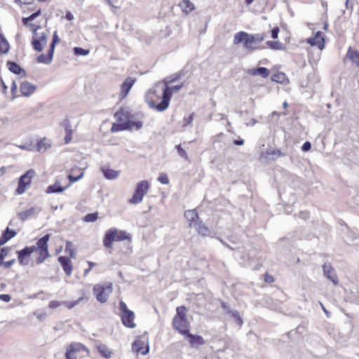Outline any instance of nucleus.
Returning a JSON list of instances; mask_svg holds the SVG:
<instances>
[{
  "instance_id": "ea45409f",
  "label": "nucleus",
  "mask_w": 359,
  "mask_h": 359,
  "mask_svg": "<svg viewBox=\"0 0 359 359\" xmlns=\"http://www.w3.org/2000/svg\"><path fill=\"white\" fill-rule=\"evenodd\" d=\"M38 29H40L39 26H38L37 28L34 30V37H35L36 39H39L40 41H41L43 43H44L46 45L47 43L46 34L44 32L38 33L37 32Z\"/></svg>"
},
{
  "instance_id": "58836bf2",
  "label": "nucleus",
  "mask_w": 359,
  "mask_h": 359,
  "mask_svg": "<svg viewBox=\"0 0 359 359\" xmlns=\"http://www.w3.org/2000/svg\"><path fill=\"white\" fill-rule=\"evenodd\" d=\"M230 317H231L237 323L241 326L243 323L242 318L240 316V314L236 310H231L230 314H228Z\"/></svg>"
},
{
  "instance_id": "2eb2a0df",
  "label": "nucleus",
  "mask_w": 359,
  "mask_h": 359,
  "mask_svg": "<svg viewBox=\"0 0 359 359\" xmlns=\"http://www.w3.org/2000/svg\"><path fill=\"white\" fill-rule=\"evenodd\" d=\"M135 82L136 79L132 77H128L124 80L121 85V91L119 93L120 99H124L128 95Z\"/></svg>"
},
{
  "instance_id": "6e6552de",
  "label": "nucleus",
  "mask_w": 359,
  "mask_h": 359,
  "mask_svg": "<svg viewBox=\"0 0 359 359\" xmlns=\"http://www.w3.org/2000/svg\"><path fill=\"white\" fill-rule=\"evenodd\" d=\"M119 309L123 324L127 327L134 328L136 325L134 322L135 314L133 311L129 310L126 304L123 301H121L119 303Z\"/></svg>"
},
{
  "instance_id": "5fc2aeb1",
  "label": "nucleus",
  "mask_w": 359,
  "mask_h": 359,
  "mask_svg": "<svg viewBox=\"0 0 359 359\" xmlns=\"http://www.w3.org/2000/svg\"><path fill=\"white\" fill-rule=\"evenodd\" d=\"M15 262V259H13L10 261H6V262H4L3 260V261L0 262V266H3L5 269H9Z\"/></svg>"
},
{
  "instance_id": "2f4dec72",
  "label": "nucleus",
  "mask_w": 359,
  "mask_h": 359,
  "mask_svg": "<svg viewBox=\"0 0 359 359\" xmlns=\"http://www.w3.org/2000/svg\"><path fill=\"white\" fill-rule=\"evenodd\" d=\"M248 34L247 32H245L243 31L237 32L234 35L233 43L236 45H237L241 42H243V43H244L245 42L246 39H248Z\"/></svg>"
},
{
  "instance_id": "39448f33",
  "label": "nucleus",
  "mask_w": 359,
  "mask_h": 359,
  "mask_svg": "<svg viewBox=\"0 0 359 359\" xmlns=\"http://www.w3.org/2000/svg\"><path fill=\"white\" fill-rule=\"evenodd\" d=\"M182 86V83L180 85L173 86L172 87L168 86V85H163L162 86V100L160 101L158 106L156 107V111H163L167 109L169 107L172 94L173 93H177Z\"/></svg>"
},
{
  "instance_id": "f257e3e1",
  "label": "nucleus",
  "mask_w": 359,
  "mask_h": 359,
  "mask_svg": "<svg viewBox=\"0 0 359 359\" xmlns=\"http://www.w3.org/2000/svg\"><path fill=\"white\" fill-rule=\"evenodd\" d=\"M49 239L50 235L46 234L39 239L35 245L26 247L30 255L34 252H36L38 254V257L36 259V262L38 264H42L48 257H50L48 245Z\"/></svg>"
},
{
  "instance_id": "9d476101",
  "label": "nucleus",
  "mask_w": 359,
  "mask_h": 359,
  "mask_svg": "<svg viewBox=\"0 0 359 359\" xmlns=\"http://www.w3.org/2000/svg\"><path fill=\"white\" fill-rule=\"evenodd\" d=\"M266 38L265 33H257L255 34H249L248 39L243 44L245 48L248 50H255L258 48L257 45L262 42Z\"/></svg>"
},
{
  "instance_id": "e2e57ef3",
  "label": "nucleus",
  "mask_w": 359,
  "mask_h": 359,
  "mask_svg": "<svg viewBox=\"0 0 359 359\" xmlns=\"http://www.w3.org/2000/svg\"><path fill=\"white\" fill-rule=\"evenodd\" d=\"M311 144L309 142H304L302 147V149L304 151H308L311 149Z\"/></svg>"
},
{
  "instance_id": "13d9d810",
  "label": "nucleus",
  "mask_w": 359,
  "mask_h": 359,
  "mask_svg": "<svg viewBox=\"0 0 359 359\" xmlns=\"http://www.w3.org/2000/svg\"><path fill=\"white\" fill-rule=\"evenodd\" d=\"M83 172H81L77 177H74L72 175H69L68 177H69V180L71 181V182H76L78 180H79L80 179H81L83 177Z\"/></svg>"
},
{
  "instance_id": "49530a36",
  "label": "nucleus",
  "mask_w": 359,
  "mask_h": 359,
  "mask_svg": "<svg viewBox=\"0 0 359 359\" xmlns=\"http://www.w3.org/2000/svg\"><path fill=\"white\" fill-rule=\"evenodd\" d=\"M175 149L177 151L178 155L184 158V160L188 159V155L186 152V151L181 147L180 144H177L175 146Z\"/></svg>"
},
{
  "instance_id": "4d7b16f0",
  "label": "nucleus",
  "mask_w": 359,
  "mask_h": 359,
  "mask_svg": "<svg viewBox=\"0 0 359 359\" xmlns=\"http://www.w3.org/2000/svg\"><path fill=\"white\" fill-rule=\"evenodd\" d=\"M62 305V302H58V301H50L49 302V308L52 309H56L57 307H59L60 306Z\"/></svg>"
},
{
  "instance_id": "393cba45",
  "label": "nucleus",
  "mask_w": 359,
  "mask_h": 359,
  "mask_svg": "<svg viewBox=\"0 0 359 359\" xmlns=\"http://www.w3.org/2000/svg\"><path fill=\"white\" fill-rule=\"evenodd\" d=\"M101 171L104 176V177L107 180H112L116 179L120 173L119 170H114L113 169L107 168V167H102Z\"/></svg>"
},
{
  "instance_id": "cd10ccee",
  "label": "nucleus",
  "mask_w": 359,
  "mask_h": 359,
  "mask_svg": "<svg viewBox=\"0 0 359 359\" xmlns=\"http://www.w3.org/2000/svg\"><path fill=\"white\" fill-rule=\"evenodd\" d=\"M68 187L69 186L63 187L60 185V183L57 181L53 184L48 187L46 193H48V194L62 193L66 189H67Z\"/></svg>"
},
{
  "instance_id": "423d86ee",
  "label": "nucleus",
  "mask_w": 359,
  "mask_h": 359,
  "mask_svg": "<svg viewBox=\"0 0 359 359\" xmlns=\"http://www.w3.org/2000/svg\"><path fill=\"white\" fill-rule=\"evenodd\" d=\"M162 100V87L161 83H156L154 89L149 90L145 95V100L149 104V107L156 110V104L159 100Z\"/></svg>"
},
{
  "instance_id": "680f3d73",
  "label": "nucleus",
  "mask_w": 359,
  "mask_h": 359,
  "mask_svg": "<svg viewBox=\"0 0 359 359\" xmlns=\"http://www.w3.org/2000/svg\"><path fill=\"white\" fill-rule=\"evenodd\" d=\"M222 308L224 310V311L226 312V314H230V312L232 310L231 309L230 306L228 304L224 303V302H223L222 304Z\"/></svg>"
},
{
  "instance_id": "72a5a7b5",
  "label": "nucleus",
  "mask_w": 359,
  "mask_h": 359,
  "mask_svg": "<svg viewBox=\"0 0 359 359\" xmlns=\"http://www.w3.org/2000/svg\"><path fill=\"white\" fill-rule=\"evenodd\" d=\"M183 75L184 74L182 72L175 73V74H173L169 77L165 78L163 80L162 83L163 85H169V84L179 80Z\"/></svg>"
},
{
  "instance_id": "603ef678",
  "label": "nucleus",
  "mask_w": 359,
  "mask_h": 359,
  "mask_svg": "<svg viewBox=\"0 0 359 359\" xmlns=\"http://www.w3.org/2000/svg\"><path fill=\"white\" fill-rule=\"evenodd\" d=\"M194 114H191L188 117H184L183 119V127L190 126L194 120Z\"/></svg>"
},
{
  "instance_id": "052dcab7",
  "label": "nucleus",
  "mask_w": 359,
  "mask_h": 359,
  "mask_svg": "<svg viewBox=\"0 0 359 359\" xmlns=\"http://www.w3.org/2000/svg\"><path fill=\"white\" fill-rule=\"evenodd\" d=\"M11 299V297L9 294H0V300L5 302H9Z\"/></svg>"
},
{
  "instance_id": "338daca9",
  "label": "nucleus",
  "mask_w": 359,
  "mask_h": 359,
  "mask_svg": "<svg viewBox=\"0 0 359 359\" xmlns=\"http://www.w3.org/2000/svg\"><path fill=\"white\" fill-rule=\"evenodd\" d=\"M309 216V212H306V211L305 212H301L299 213V217H302L304 219H308Z\"/></svg>"
},
{
  "instance_id": "c9c22d12",
  "label": "nucleus",
  "mask_w": 359,
  "mask_h": 359,
  "mask_svg": "<svg viewBox=\"0 0 359 359\" xmlns=\"http://www.w3.org/2000/svg\"><path fill=\"white\" fill-rule=\"evenodd\" d=\"M271 80L280 83H285L287 80L286 76L283 73H277L272 76Z\"/></svg>"
},
{
  "instance_id": "1a4fd4ad",
  "label": "nucleus",
  "mask_w": 359,
  "mask_h": 359,
  "mask_svg": "<svg viewBox=\"0 0 359 359\" xmlns=\"http://www.w3.org/2000/svg\"><path fill=\"white\" fill-rule=\"evenodd\" d=\"M113 291L112 283L106 285L96 284L93 287V293L96 296L97 300L101 303H105L110 294Z\"/></svg>"
},
{
  "instance_id": "bb28decb",
  "label": "nucleus",
  "mask_w": 359,
  "mask_h": 359,
  "mask_svg": "<svg viewBox=\"0 0 359 359\" xmlns=\"http://www.w3.org/2000/svg\"><path fill=\"white\" fill-rule=\"evenodd\" d=\"M99 353L104 358L109 359L111 358L113 351L109 349L105 344H100L97 346Z\"/></svg>"
},
{
  "instance_id": "7c9ffc66",
  "label": "nucleus",
  "mask_w": 359,
  "mask_h": 359,
  "mask_svg": "<svg viewBox=\"0 0 359 359\" xmlns=\"http://www.w3.org/2000/svg\"><path fill=\"white\" fill-rule=\"evenodd\" d=\"M53 54L54 52H50L49 49L47 55L41 54L37 57V62L46 65L50 64L53 60Z\"/></svg>"
},
{
  "instance_id": "774afa93",
  "label": "nucleus",
  "mask_w": 359,
  "mask_h": 359,
  "mask_svg": "<svg viewBox=\"0 0 359 359\" xmlns=\"http://www.w3.org/2000/svg\"><path fill=\"white\" fill-rule=\"evenodd\" d=\"M72 140V134L70 133L69 134H66L65 137V141L66 144H68Z\"/></svg>"
},
{
  "instance_id": "b1692460",
  "label": "nucleus",
  "mask_w": 359,
  "mask_h": 359,
  "mask_svg": "<svg viewBox=\"0 0 359 359\" xmlns=\"http://www.w3.org/2000/svg\"><path fill=\"white\" fill-rule=\"evenodd\" d=\"M247 73L251 76H261L262 78H267L269 75V71L266 67H258L256 69H249Z\"/></svg>"
},
{
  "instance_id": "f8f14e48",
  "label": "nucleus",
  "mask_w": 359,
  "mask_h": 359,
  "mask_svg": "<svg viewBox=\"0 0 359 359\" xmlns=\"http://www.w3.org/2000/svg\"><path fill=\"white\" fill-rule=\"evenodd\" d=\"M86 351L88 354L90 351L81 343H73L70 344L66 349V359H76V354L80 352Z\"/></svg>"
},
{
  "instance_id": "f3484780",
  "label": "nucleus",
  "mask_w": 359,
  "mask_h": 359,
  "mask_svg": "<svg viewBox=\"0 0 359 359\" xmlns=\"http://www.w3.org/2000/svg\"><path fill=\"white\" fill-rule=\"evenodd\" d=\"M193 228L196 229L198 234L203 237L213 236V232L211 231L210 229L205 226L203 221L201 219L196 223V225H194Z\"/></svg>"
},
{
  "instance_id": "7ed1b4c3",
  "label": "nucleus",
  "mask_w": 359,
  "mask_h": 359,
  "mask_svg": "<svg viewBox=\"0 0 359 359\" xmlns=\"http://www.w3.org/2000/svg\"><path fill=\"white\" fill-rule=\"evenodd\" d=\"M187 311L185 306H178L172 320L174 328L182 334H187L189 332V323L187 318Z\"/></svg>"
},
{
  "instance_id": "e433bc0d",
  "label": "nucleus",
  "mask_w": 359,
  "mask_h": 359,
  "mask_svg": "<svg viewBox=\"0 0 359 359\" xmlns=\"http://www.w3.org/2000/svg\"><path fill=\"white\" fill-rule=\"evenodd\" d=\"M128 126L130 128H127V130H139L142 127V123L140 121H133V118H130Z\"/></svg>"
},
{
  "instance_id": "f704fd0d",
  "label": "nucleus",
  "mask_w": 359,
  "mask_h": 359,
  "mask_svg": "<svg viewBox=\"0 0 359 359\" xmlns=\"http://www.w3.org/2000/svg\"><path fill=\"white\" fill-rule=\"evenodd\" d=\"M50 147V143L48 140L43 138L37 143V151L44 152Z\"/></svg>"
},
{
  "instance_id": "864d4df0",
  "label": "nucleus",
  "mask_w": 359,
  "mask_h": 359,
  "mask_svg": "<svg viewBox=\"0 0 359 359\" xmlns=\"http://www.w3.org/2000/svg\"><path fill=\"white\" fill-rule=\"evenodd\" d=\"M34 316L39 320L42 321L46 318V313L43 311H36L34 312Z\"/></svg>"
},
{
  "instance_id": "37998d69",
  "label": "nucleus",
  "mask_w": 359,
  "mask_h": 359,
  "mask_svg": "<svg viewBox=\"0 0 359 359\" xmlns=\"http://www.w3.org/2000/svg\"><path fill=\"white\" fill-rule=\"evenodd\" d=\"M83 299V297H80L74 302H62V305H65L69 309H72L78 305Z\"/></svg>"
},
{
  "instance_id": "8fccbe9b",
  "label": "nucleus",
  "mask_w": 359,
  "mask_h": 359,
  "mask_svg": "<svg viewBox=\"0 0 359 359\" xmlns=\"http://www.w3.org/2000/svg\"><path fill=\"white\" fill-rule=\"evenodd\" d=\"M59 41H60V38L57 36V32H55L53 33V41H52V42L50 43V48H49L50 50V52H54L55 44L57 43H58Z\"/></svg>"
},
{
  "instance_id": "6e6d98bb",
  "label": "nucleus",
  "mask_w": 359,
  "mask_h": 359,
  "mask_svg": "<svg viewBox=\"0 0 359 359\" xmlns=\"http://www.w3.org/2000/svg\"><path fill=\"white\" fill-rule=\"evenodd\" d=\"M9 248H2L0 250V262L3 261L6 257H7L9 252Z\"/></svg>"
},
{
  "instance_id": "ddd939ff",
  "label": "nucleus",
  "mask_w": 359,
  "mask_h": 359,
  "mask_svg": "<svg viewBox=\"0 0 359 359\" xmlns=\"http://www.w3.org/2000/svg\"><path fill=\"white\" fill-rule=\"evenodd\" d=\"M133 349L138 353L146 355L149 349L148 339L146 337L137 338L133 344Z\"/></svg>"
},
{
  "instance_id": "5701e85b",
  "label": "nucleus",
  "mask_w": 359,
  "mask_h": 359,
  "mask_svg": "<svg viewBox=\"0 0 359 359\" xmlns=\"http://www.w3.org/2000/svg\"><path fill=\"white\" fill-rule=\"evenodd\" d=\"M30 254L25 247L21 250L18 251V260L20 265L27 266L29 264V256Z\"/></svg>"
},
{
  "instance_id": "dca6fc26",
  "label": "nucleus",
  "mask_w": 359,
  "mask_h": 359,
  "mask_svg": "<svg viewBox=\"0 0 359 359\" xmlns=\"http://www.w3.org/2000/svg\"><path fill=\"white\" fill-rule=\"evenodd\" d=\"M323 270L324 275L329 278L334 285L338 284V278L336 275L335 270L330 264H325L323 266Z\"/></svg>"
},
{
  "instance_id": "0eeeda50",
  "label": "nucleus",
  "mask_w": 359,
  "mask_h": 359,
  "mask_svg": "<svg viewBox=\"0 0 359 359\" xmlns=\"http://www.w3.org/2000/svg\"><path fill=\"white\" fill-rule=\"evenodd\" d=\"M149 188L150 184L147 180L139 182L136 185L133 196L129 200V203L131 204H138L141 203L144 196L147 194Z\"/></svg>"
},
{
  "instance_id": "a19ab883",
  "label": "nucleus",
  "mask_w": 359,
  "mask_h": 359,
  "mask_svg": "<svg viewBox=\"0 0 359 359\" xmlns=\"http://www.w3.org/2000/svg\"><path fill=\"white\" fill-rule=\"evenodd\" d=\"M348 55L351 61L359 67V53L357 51H348Z\"/></svg>"
},
{
  "instance_id": "c03bdc74",
  "label": "nucleus",
  "mask_w": 359,
  "mask_h": 359,
  "mask_svg": "<svg viewBox=\"0 0 359 359\" xmlns=\"http://www.w3.org/2000/svg\"><path fill=\"white\" fill-rule=\"evenodd\" d=\"M32 45L35 50L37 51H41L43 50L44 43L40 41L39 39H36L35 37H33Z\"/></svg>"
},
{
  "instance_id": "a878e982",
  "label": "nucleus",
  "mask_w": 359,
  "mask_h": 359,
  "mask_svg": "<svg viewBox=\"0 0 359 359\" xmlns=\"http://www.w3.org/2000/svg\"><path fill=\"white\" fill-rule=\"evenodd\" d=\"M40 210H37L36 208L32 207L27 209L25 211L20 212L18 214L19 219L24 222L28 218L34 215L36 212H39Z\"/></svg>"
},
{
  "instance_id": "a18cd8bd",
  "label": "nucleus",
  "mask_w": 359,
  "mask_h": 359,
  "mask_svg": "<svg viewBox=\"0 0 359 359\" xmlns=\"http://www.w3.org/2000/svg\"><path fill=\"white\" fill-rule=\"evenodd\" d=\"M98 218V214L97 212L94 213H89L87 214L83 220L86 222H93L97 219Z\"/></svg>"
},
{
  "instance_id": "c85d7f7f",
  "label": "nucleus",
  "mask_w": 359,
  "mask_h": 359,
  "mask_svg": "<svg viewBox=\"0 0 359 359\" xmlns=\"http://www.w3.org/2000/svg\"><path fill=\"white\" fill-rule=\"evenodd\" d=\"M187 338H189V341L191 344L195 345H202L204 344L203 338L201 336L199 335H194L192 334H190L189 332L187 333V334H184Z\"/></svg>"
},
{
  "instance_id": "de8ad7c7",
  "label": "nucleus",
  "mask_w": 359,
  "mask_h": 359,
  "mask_svg": "<svg viewBox=\"0 0 359 359\" xmlns=\"http://www.w3.org/2000/svg\"><path fill=\"white\" fill-rule=\"evenodd\" d=\"M72 243L70 241L66 242L65 252H69V256L72 258H75L76 254L74 250L72 249Z\"/></svg>"
},
{
  "instance_id": "a211bd4d",
  "label": "nucleus",
  "mask_w": 359,
  "mask_h": 359,
  "mask_svg": "<svg viewBox=\"0 0 359 359\" xmlns=\"http://www.w3.org/2000/svg\"><path fill=\"white\" fill-rule=\"evenodd\" d=\"M178 6L182 11V13L188 15L196 9L195 5L189 0H182L179 2Z\"/></svg>"
},
{
  "instance_id": "0e129e2a",
  "label": "nucleus",
  "mask_w": 359,
  "mask_h": 359,
  "mask_svg": "<svg viewBox=\"0 0 359 359\" xmlns=\"http://www.w3.org/2000/svg\"><path fill=\"white\" fill-rule=\"evenodd\" d=\"M88 264L89 265V267H88V269H85V271H84L85 276H86L89 273V271H90L92 270L93 267L95 265V263L92 262H88Z\"/></svg>"
},
{
  "instance_id": "6ab92c4d",
  "label": "nucleus",
  "mask_w": 359,
  "mask_h": 359,
  "mask_svg": "<svg viewBox=\"0 0 359 359\" xmlns=\"http://www.w3.org/2000/svg\"><path fill=\"white\" fill-rule=\"evenodd\" d=\"M58 262L61 264L65 273L69 276H71L73 267L70 259L67 257L61 256L58 258Z\"/></svg>"
},
{
  "instance_id": "79ce46f5",
  "label": "nucleus",
  "mask_w": 359,
  "mask_h": 359,
  "mask_svg": "<svg viewBox=\"0 0 359 359\" xmlns=\"http://www.w3.org/2000/svg\"><path fill=\"white\" fill-rule=\"evenodd\" d=\"M41 10H38L37 11H36L35 13L31 14L29 17L27 18H24L22 19V22L25 25H27L29 22H31L32 20H34L36 17H38L39 15H41Z\"/></svg>"
},
{
  "instance_id": "09e8293b",
  "label": "nucleus",
  "mask_w": 359,
  "mask_h": 359,
  "mask_svg": "<svg viewBox=\"0 0 359 359\" xmlns=\"http://www.w3.org/2000/svg\"><path fill=\"white\" fill-rule=\"evenodd\" d=\"M74 53L76 55H87L90 53L88 49H83L80 47H74Z\"/></svg>"
},
{
  "instance_id": "20e7f679",
  "label": "nucleus",
  "mask_w": 359,
  "mask_h": 359,
  "mask_svg": "<svg viewBox=\"0 0 359 359\" xmlns=\"http://www.w3.org/2000/svg\"><path fill=\"white\" fill-rule=\"evenodd\" d=\"M115 118L117 120V123H114L111 128V132H119L127 130V128H130L128 126V121L130 118H133L128 109H121L116 111L114 114Z\"/></svg>"
},
{
  "instance_id": "4468645a",
  "label": "nucleus",
  "mask_w": 359,
  "mask_h": 359,
  "mask_svg": "<svg viewBox=\"0 0 359 359\" xmlns=\"http://www.w3.org/2000/svg\"><path fill=\"white\" fill-rule=\"evenodd\" d=\"M306 42L311 46H317L320 50H323L325 48L324 35L320 31H318L313 37L308 39Z\"/></svg>"
},
{
  "instance_id": "4c0bfd02",
  "label": "nucleus",
  "mask_w": 359,
  "mask_h": 359,
  "mask_svg": "<svg viewBox=\"0 0 359 359\" xmlns=\"http://www.w3.org/2000/svg\"><path fill=\"white\" fill-rule=\"evenodd\" d=\"M266 45L273 50H282L283 49V46L281 43L278 41H267Z\"/></svg>"
},
{
  "instance_id": "9b49d317",
  "label": "nucleus",
  "mask_w": 359,
  "mask_h": 359,
  "mask_svg": "<svg viewBox=\"0 0 359 359\" xmlns=\"http://www.w3.org/2000/svg\"><path fill=\"white\" fill-rule=\"evenodd\" d=\"M34 175L35 171L31 169L20 177L18 187L16 190L18 194H21L25 191L27 187L31 185L32 179Z\"/></svg>"
},
{
  "instance_id": "473e14b6",
  "label": "nucleus",
  "mask_w": 359,
  "mask_h": 359,
  "mask_svg": "<svg viewBox=\"0 0 359 359\" xmlns=\"http://www.w3.org/2000/svg\"><path fill=\"white\" fill-rule=\"evenodd\" d=\"M10 46L6 38L0 34V54H5L8 52Z\"/></svg>"
},
{
  "instance_id": "4be33fe9",
  "label": "nucleus",
  "mask_w": 359,
  "mask_h": 359,
  "mask_svg": "<svg viewBox=\"0 0 359 359\" xmlns=\"http://www.w3.org/2000/svg\"><path fill=\"white\" fill-rule=\"evenodd\" d=\"M17 231L15 230H11L7 227L0 237V246L4 245L10 239L15 237Z\"/></svg>"
},
{
  "instance_id": "aec40b11",
  "label": "nucleus",
  "mask_w": 359,
  "mask_h": 359,
  "mask_svg": "<svg viewBox=\"0 0 359 359\" xmlns=\"http://www.w3.org/2000/svg\"><path fill=\"white\" fill-rule=\"evenodd\" d=\"M184 217L189 222V226L193 227L196 223L200 220L197 212L195 210H189L185 211Z\"/></svg>"
},
{
  "instance_id": "3c124183",
  "label": "nucleus",
  "mask_w": 359,
  "mask_h": 359,
  "mask_svg": "<svg viewBox=\"0 0 359 359\" xmlns=\"http://www.w3.org/2000/svg\"><path fill=\"white\" fill-rule=\"evenodd\" d=\"M158 181L163 184H168L169 183V179L167 174L162 172L158 177Z\"/></svg>"
},
{
  "instance_id": "f03ea898",
  "label": "nucleus",
  "mask_w": 359,
  "mask_h": 359,
  "mask_svg": "<svg viewBox=\"0 0 359 359\" xmlns=\"http://www.w3.org/2000/svg\"><path fill=\"white\" fill-rule=\"evenodd\" d=\"M131 235L128 232L118 230L116 228L108 229L104 236L103 245L107 248H110L113 245L114 241H131Z\"/></svg>"
},
{
  "instance_id": "69168bd1",
  "label": "nucleus",
  "mask_w": 359,
  "mask_h": 359,
  "mask_svg": "<svg viewBox=\"0 0 359 359\" xmlns=\"http://www.w3.org/2000/svg\"><path fill=\"white\" fill-rule=\"evenodd\" d=\"M19 147L22 149H25V150H29V151H31L32 150V144H24V145H20L19 146Z\"/></svg>"
},
{
  "instance_id": "412c9836",
  "label": "nucleus",
  "mask_w": 359,
  "mask_h": 359,
  "mask_svg": "<svg viewBox=\"0 0 359 359\" xmlns=\"http://www.w3.org/2000/svg\"><path fill=\"white\" fill-rule=\"evenodd\" d=\"M36 89V87L34 85L27 81H24L20 85V91L24 96H29L35 92Z\"/></svg>"
},
{
  "instance_id": "c756f323",
  "label": "nucleus",
  "mask_w": 359,
  "mask_h": 359,
  "mask_svg": "<svg viewBox=\"0 0 359 359\" xmlns=\"http://www.w3.org/2000/svg\"><path fill=\"white\" fill-rule=\"evenodd\" d=\"M7 67L8 68V69L15 74H23L24 75L25 74V72L23 69H22L17 63L14 62H11V61H8L7 62Z\"/></svg>"
},
{
  "instance_id": "bf43d9fd",
  "label": "nucleus",
  "mask_w": 359,
  "mask_h": 359,
  "mask_svg": "<svg viewBox=\"0 0 359 359\" xmlns=\"http://www.w3.org/2000/svg\"><path fill=\"white\" fill-rule=\"evenodd\" d=\"M280 32V29L278 27H275L272 30H271V37L273 39H277L278 36V33Z\"/></svg>"
}]
</instances>
